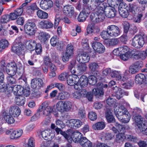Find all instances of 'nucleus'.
I'll return each mask as SVG.
<instances>
[{"mask_svg":"<svg viewBox=\"0 0 147 147\" xmlns=\"http://www.w3.org/2000/svg\"><path fill=\"white\" fill-rule=\"evenodd\" d=\"M92 6L96 7L94 11L91 15L90 18L92 21L98 23L102 21L105 18V10L106 3H101L91 1Z\"/></svg>","mask_w":147,"mask_h":147,"instance_id":"obj_1","label":"nucleus"},{"mask_svg":"<svg viewBox=\"0 0 147 147\" xmlns=\"http://www.w3.org/2000/svg\"><path fill=\"white\" fill-rule=\"evenodd\" d=\"M141 111L140 109H134L132 112V119L134 122L136 124L138 128H140L143 124L145 123L144 120V119L142 116L139 114L140 112Z\"/></svg>","mask_w":147,"mask_h":147,"instance_id":"obj_2","label":"nucleus"},{"mask_svg":"<svg viewBox=\"0 0 147 147\" xmlns=\"http://www.w3.org/2000/svg\"><path fill=\"white\" fill-rule=\"evenodd\" d=\"M24 29L25 33L29 36L34 35L36 32V24L31 21L27 22L24 25Z\"/></svg>","mask_w":147,"mask_h":147,"instance_id":"obj_3","label":"nucleus"},{"mask_svg":"<svg viewBox=\"0 0 147 147\" xmlns=\"http://www.w3.org/2000/svg\"><path fill=\"white\" fill-rule=\"evenodd\" d=\"M144 42L143 35L139 34H136L133 38L131 44L136 48H140L143 46Z\"/></svg>","mask_w":147,"mask_h":147,"instance_id":"obj_4","label":"nucleus"},{"mask_svg":"<svg viewBox=\"0 0 147 147\" xmlns=\"http://www.w3.org/2000/svg\"><path fill=\"white\" fill-rule=\"evenodd\" d=\"M68 132H69V135H70V139L68 140L69 143H71L72 140L76 143H80L82 137H83L82 134L79 131H75L70 129L67 130Z\"/></svg>","mask_w":147,"mask_h":147,"instance_id":"obj_5","label":"nucleus"},{"mask_svg":"<svg viewBox=\"0 0 147 147\" xmlns=\"http://www.w3.org/2000/svg\"><path fill=\"white\" fill-rule=\"evenodd\" d=\"M17 65H0V70L5 71L9 76H14L17 71Z\"/></svg>","mask_w":147,"mask_h":147,"instance_id":"obj_6","label":"nucleus"},{"mask_svg":"<svg viewBox=\"0 0 147 147\" xmlns=\"http://www.w3.org/2000/svg\"><path fill=\"white\" fill-rule=\"evenodd\" d=\"M74 54V47L71 43L67 45L66 52L63 54L62 60L63 62L68 61L69 59Z\"/></svg>","mask_w":147,"mask_h":147,"instance_id":"obj_7","label":"nucleus"},{"mask_svg":"<svg viewBox=\"0 0 147 147\" xmlns=\"http://www.w3.org/2000/svg\"><path fill=\"white\" fill-rule=\"evenodd\" d=\"M108 35L111 37H116L120 34V30L119 27L115 25L108 26L107 28Z\"/></svg>","mask_w":147,"mask_h":147,"instance_id":"obj_8","label":"nucleus"},{"mask_svg":"<svg viewBox=\"0 0 147 147\" xmlns=\"http://www.w3.org/2000/svg\"><path fill=\"white\" fill-rule=\"evenodd\" d=\"M90 57L88 54L84 51L80 52L77 57V60L80 63H85L88 62Z\"/></svg>","mask_w":147,"mask_h":147,"instance_id":"obj_9","label":"nucleus"},{"mask_svg":"<svg viewBox=\"0 0 147 147\" xmlns=\"http://www.w3.org/2000/svg\"><path fill=\"white\" fill-rule=\"evenodd\" d=\"M112 89L113 92L115 93L116 97L118 100L120 99L124 95H128V92L119 87L115 86V87H113Z\"/></svg>","mask_w":147,"mask_h":147,"instance_id":"obj_10","label":"nucleus"},{"mask_svg":"<svg viewBox=\"0 0 147 147\" xmlns=\"http://www.w3.org/2000/svg\"><path fill=\"white\" fill-rule=\"evenodd\" d=\"M91 46L95 52L99 53H103L105 50L104 46L101 43L99 42H93L92 43Z\"/></svg>","mask_w":147,"mask_h":147,"instance_id":"obj_11","label":"nucleus"},{"mask_svg":"<svg viewBox=\"0 0 147 147\" xmlns=\"http://www.w3.org/2000/svg\"><path fill=\"white\" fill-rule=\"evenodd\" d=\"M43 83L40 78H34L31 80V87L34 89H39L43 86Z\"/></svg>","mask_w":147,"mask_h":147,"instance_id":"obj_12","label":"nucleus"},{"mask_svg":"<svg viewBox=\"0 0 147 147\" xmlns=\"http://www.w3.org/2000/svg\"><path fill=\"white\" fill-rule=\"evenodd\" d=\"M105 115L107 121L108 123H114L115 125V123H117L116 122L115 119L110 109H107L105 113Z\"/></svg>","mask_w":147,"mask_h":147,"instance_id":"obj_13","label":"nucleus"},{"mask_svg":"<svg viewBox=\"0 0 147 147\" xmlns=\"http://www.w3.org/2000/svg\"><path fill=\"white\" fill-rule=\"evenodd\" d=\"M116 13L115 8L112 7L107 6L106 4L105 10V14L106 16L109 18H112L115 17Z\"/></svg>","mask_w":147,"mask_h":147,"instance_id":"obj_14","label":"nucleus"},{"mask_svg":"<svg viewBox=\"0 0 147 147\" xmlns=\"http://www.w3.org/2000/svg\"><path fill=\"white\" fill-rule=\"evenodd\" d=\"M23 45L22 43L18 42V43H13L11 47V51L18 55L21 53L22 50Z\"/></svg>","mask_w":147,"mask_h":147,"instance_id":"obj_15","label":"nucleus"},{"mask_svg":"<svg viewBox=\"0 0 147 147\" xmlns=\"http://www.w3.org/2000/svg\"><path fill=\"white\" fill-rule=\"evenodd\" d=\"M146 76L140 73L136 75L135 78V83L137 84H141L145 83L147 84Z\"/></svg>","mask_w":147,"mask_h":147,"instance_id":"obj_16","label":"nucleus"},{"mask_svg":"<svg viewBox=\"0 0 147 147\" xmlns=\"http://www.w3.org/2000/svg\"><path fill=\"white\" fill-rule=\"evenodd\" d=\"M11 115L5 110L2 112V115L3 116L4 119L6 122L9 124L13 123L15 121L14 118Z\"/></svg>","mask_w":147,"mask_h":147,"instance_id":"obj_17","label":"nucleus"},{"mask_svg":"<svg viewBox=\"0 0 147 147\" xmlns=\"http://www.w3.org/2000/svg\"><path fill=\"white\" fill-rule=\"evenodd\" d=\"M63 12L65 15L71 17L74 13V7L70 5L65 6L63 9Z\"/></svg>","mask_w":147,"mask_h":147,"instance_id":"obj_18","label":"nucleus"},{"mask_svg":"<svg viewBox=\"0 0 147 147\" xmlns=\"http://www.w3.org/2000/svg\"><path fill=\"white\" fill-rule=\"evenodd\" d=\"M87 30L88 33L90 34H92L95 33H98L100 31V28L98 26L91 24L88 25Z\"/></svg>","mask_w":147,"mask_h":147,"instance_id":"obj_19","label":"nucleus"},{"mask_svg":"<svg viewBox=\"0 0 147 147\" xmlns=\"http://www.w3.org/2000/svg\"><path fill=\"white\" fill-rule=\"evenodd\" d=\"M69 123L71 127L74 129H77L80 127L82 124V122L81 121L76 119H70Z\"/></svg>","mask_w":147,"mask_h":147,"instance_id":"obj_20","label":"nucleus"},{"mask_svg":"<svg viewBox=\"0 0 147 147\" xmlns=\"http://www.w3.org/2000/svg\"><path fill=\"white\" fill-rule=\"evenodd\" d=\"M92 95L98 98L102 96L104 94V91L102 90V89L99 87L94 88L92 90Z\"/></svg>","mask_w":147,"mask_h":147,"instance_id":"obj_21","label":"nucleus"},{"mask_svg":"<svg viewBox=\"0 0 147 147\" xmlns=\"http://www.w3.org/2000/svg\"><path fill=\"white\" fill-rule=\"evenodd\" d=\"M9 113L14 117H17L20 114V110L17 106H13L10 107Z\"/></svg>","mask_w":147,"mask_h":147,"instance_id":"obj_22","label":"nucleus"},{"mask_svg":"<svg viewBox=\"0 0 147 147\" xmlns=\"http://www.w3.org/2000/svg\"><path fill=\"white\" fill-rule=\"evenodd\" d=\"M80 145L82 147H92V143L86 137H82L79 143Z\"/></svg>","mask_w":147,"mask_h":147,"instance_id":"obj_23","label":"nucleus"},{"mask_svg":"<svg viewBox=\"0 0 147 147\" xmlns=\"http://www.w3.org/2000/svg\"><path fill=\"white\" fill-rule=\"evenodd\" d=\"M80 83V86L82 88H84L86 87L89 83L88 78L86 76L83 75L80 77L79 80Z\"/></svg>","mask_w":147,"mask_h":147,"instance_id":"obj_24","label":"nucleus"},{"mask_svg":"<svg viewBox=\"0 0 147 147\" xmlns=\"http://www.w3.org/2000/svg\"><path fill=\"white\" fill-rule=\"evenodd\" d=\"M127 110L123 106H121L119 107L118 109H117L115 111V113L119 120L121 119L122 116Z\"/></svg>","mask_w":147,"mask_h":147,"instance_id":"obj_25","label":"nucleus"},{"mask_svg":"<svg viewBox=\"0 0 147 147\" xmlns=\"http://www.w3.org/2000/svg\"><path fill=\"white\" fill-rule=\"evenodd\" d=\"M37 45V44L34 40H30L26 42V48L29 50L33 51L34 50Z\"/></svg>","mask_w":147,"mask_h":147,"instance_id":"obj_26","label":"nucleus"},{"mask_svg":"<svg viewBox=\"0 0 147 147\" xmlns=\"http://www.w3.org/2000/svg\"><path fill=\"white\" fill-rule=\"evenodd\" d=\"M105 122L103 121L98 122L92 125V129L94 130H102L105 127Z\"/></svg>","mask_w":147,"mask_h":147,"instance_id":"obj_27","label":"nucleus"},{"mask_svg":"<svg viewBox=\"0 0 147 147\" xmlns=\"http://www.w3.org/2000/svg\"><path fill=\"white\" fill-rule=\"evenodd\" d=\"M130 118L129 113L126 110L119 120L122 123H127L129 121Z\"/></svg>","mask_w":147,"mask_h":147,"instance_id":"obj_28","label":"nucleus"},{"mask_svg":"<svg viewBox=\"0 0 147 147\" xmlns=\"http://www.w3.org/2000/svg\"><path fill=\"white\" fill-rule=\"evenodd\" d=\"M21 86L20 85H12L11 86H7V90H9L10 92H13L14 95H16V92L18 91L19 89L20 88Z\"/></svg>","mask_w":147,"mask_h":147,"instance_id":"obj_29","label":"nucleus"},{"mask_svg":"<svg viewBox=\"0 0 147 147\" xmlns=\"http://www.w3.org/2000/svg\"><path fill=\"white\" fill-rule=\"evenodd\" d=\"M22 130L20 129L17 131H14L11 133L10 138L11 139L17 138L20 137L22 134Z\"/></svg>","mask_w":147,"mask_h":147,"instance_id":"obj_30","label":"nucleus"},{"mask_svg":"<svg viewBox=\"0 0 147 147\" xmlns=\"http://www.w3.org/2000/svg\"><path fill=\"white\" fill-rule=\"evenodd\" d=\"M9 45L8 41L5 39H2L0 40V53L7 48Z\"/></svg>","mask_w":147,"mask_h":147,"instance_id":"obj_31","label":"nucleus"},{"mask_svg":"<svg viewBox=\"0 0 147 147\" xmlns=\"http://www.w3.org/2000/svg\"><path fill=\"white\" fill-rule=\"evenodd\" d=\"M140 65H131L129 68V72L131 74H134L137 73L140 69L141 66Z\"/></svg>","mask_w":147,"mask_h":147,"instance_id":"obj_32","label":"nucleus"},{"mask_svg":"<svg viewBox=\"0 0 147 147\" xmlns=\"http://www.w3.org/2000/svg\"><path fill=\"white\" fill-rule=\"evenodd\" d=\"M46 110V102L45 101L43 102L41 105L39 107L38 109L37 110V112L39 113H41V115H43V116H45V111Z\"/></svg>","mask_w":147,"mask_h":147,"instance_id":"obj_33","label":"nucleus"},{"mask_svg":"<svg viewBox=\"0 0 147 147\" xmlns=\"http://www.w3.org/2000/svg\"><path fill=\"white\" fill-rule=\"evenodd\" d=\"M18 96L15 98L16 104L19 106L23 105L26 101L25 98L22 96Z\"/></svg>","mask_w":147,"mask_h":147,"instance_id":"obj_34","label":"nucleus"},{"mask_svg":"<svg viewBox=\"0 0 147 147\" xmlns=\"http://www.w3.org/2000/svg\"><path fill=\"white\" fill-rule=\"evenodd\" d=\"M69 96V94L67 92H62L59 94L57 97V99L59 100L67 99Z\"/></svg>","mask_w":147,"mask_h":147,"instance_id":"obj_35","label":"nucleus"},{"mask_svg":"<svg viewBox=\"0 0 147 147\" xmlns=\"http://www.w3.org/2000/svg\"><path fill=\"white\" fill-rule=\"evenodd\" d=\"M126 136H125L123 133H120L116 135V142L117 143H120L123 142L126 139Z\"/></svg>","mask_w":147,"mask_h":147,"instance_id":"obj_36","label":"nucleus"},{"mask_svg":"<svg viewBox=\"0 0 147 147\" xmlns=\"http://www.w3.org/2000/svg\"><path fill=\"white\" fill-rule=\"evenodd\" d=\"M138 7L137 3H134L132 4H129V11L133 14H135L136 11Z\"/></svg>","mask_w":147,"mask_h":147,"instance_id":"obj_37","label":"nucleus"},{"mask_svg":"<svg viewBox=\"0 0 147 147\" xmlns=\"http://www.w3.org/2000/svg\"><path fill=\"white\" fill-rule=\"evenodd\" d=\"M88 82L89 84L91 85H94L97 82V79L96 76L94 75H91L88 76Z\"/></svg>","mask_w":147,"mask_h":147,"instance_id":"obj_38","label":"nucleus"},{"mask_svg":"<svg viewBox=\"0 0 147 147\" xmlns=\"http://www.w3.org/2000/svg\"><path fill=\"white\" fill-rule=\"evenodd\" d=\"M57 110L61 113L65 111L64 107L63 102L62 101L58 102L56 105Z\"/></svg>","mask_w":147,"mask_h":147,"instance_id":"obj_39","label":"nucleus"},{"mask_svg":"<svg viewBox=\"0 0 147 147\" xmlns=\"http://www.w3.org/2000/svg\"><path fill=\"white\" fill-rule=\"evenodd\" d=\"M118 43V40L117 38H112L108 40L105 42L108 46H113L117 45Z\"/></svg>","mask_w":147,"mask_h":147,"instance_id":"obj_40","label":"nucleus"},{"mask_svg":"<svg viewBox=\"0 0 147 147\" xmlns=\"http://www.w3.org/2000/svg\"><path fill=\"white\" fill-rule=\"evenodd\" d=\"M126 139L129 141L132 142L134 143L137 142L138 139L135 136L133 135H126Z\"/></svg>","mask_w":147,"mask_h":147,"instance_id":"obj_41","label":"nucleus"},{"mask_svg":"<svg viewBox=\"0 0 147 147\" xmlns=\"http://www.w3.org/2000/svg\"><path fill=\"white\" fill-rule=\"evenodd\" d=\"M123 85L121 86L122 88L129 89L134 84V81L131 80H128V81H127L123 83Z\"/></svg>","mask_w":147,"mask_h":147,"instance_id":"obj_42","label":"nucleus"},{"mask_svg":"<svg viewBox=\"0 0 147 147\" xmlns=\"http://www.w3.org/2000/svg\"><path fill=\"white\" fill-rule=\"evenodd\" d=\"M13 76H9L7 77L8 84L6 86V88L7 89V86H11V85L13 84H15L16 83V79L13 77Z\"/></svg>","mask_w":147,"mask_h":147,"instance_id":"obj_43","label":"nucleus"},{"mask_svg":"<svg viewBox=\"0 0 147 147\" xmlns=\"http://www.w3.org/2000/svg\"><path fill=\"white\" fill-rule=\"evenodd\" d=\"M78 115V118L82 120V119L85 118L86 117V113L84 110L81 108L79 109Z\"/></svg>","mask_w":147,"mask_h":147,"instance_id":"obj_44","label":"nucleus"},{"mask_svg":"<svg viewBox=\"0 0 147 147\" xmlns=\"http://www.w3.org/2000/svg\"><path fill=\"white\" fill-rule=\"evenodd\" d=\"M38 38L42 43H45L46 41V34L45 32L40 33L38 36Z\"/></svg>","mask_w":147,"mask_h":147,"instance_id":"obj_45","label":"nucleus"},{"mask_svg":"<svg viewBox=\"0 0 147 147\" xmlns=\"http://www.w3.org/2000/svg\"><path fill=\"white\" fill-rule=\"evenodd\" d=\"M88 116L89 119L92 121H95L97 118V115L96 113L93 111L89 113Z\"/></svg>","mask_w":147,"mask_h":147,"instance_id":"obj_46","label":"nucleus"},{"mask_svg":"<svg viewBox=\"0 0 147 147\" xmlns=\"http://www.w3.org/2000/svg\"><path fill=\"white\" fill-rule=\"evenodd\" d=\"M115 126L118 129V132L123 134L125 132V127L124 126L120 125L117 123H115Z\"/></svg>","mask_w":147,"mask_h":147,"instance_id":"obj_47","label":"nucleus"},{"mask_svg":"<svg viewBox=\"0 0 147 147\" xmlns=\"http://www.w3.org/2000/svg\"><path fill=\"white\" fill-rule=\"evenodd\" d=\"M55 105H47V116L50 115L54 112Z\"/></svg>","mask_w":147,"mask_h":147,"instance_id":"obj_48","label":"nucleus"},{"mask_svg":"<svg viewBox=\"0 0 147 147\" xmlns=\"http://www.w3.org/2000/svg\"><path fill=\"white\" fill-rule=\"evenodd\" d=\"M88 16L86 14L82 12H81L79 14L78 17V20L80 22H82L86 20V19Z\"/></svg>","mask_w":147,"mask_h":147,"instance_id":"obj_49","label":"nucleus"},{"mask_svg":"<svg viewBox=\"0 0 147 147\" xmlns=\"http://www.w3.org/2000/svg\"><path fill=\"white\" fill-rule=\"evenodd\" d=\"M64 107L65 111H68L70 110L72 106L71 102L69 101H66L63 102Z\"/></svg>","mask_w":147,"mask_h":147,"instance_id":"obj_50","label":"nucleus"},{"mask_svg":"<svg viewBox=\"0 0 147 147\" xmlns=\"http://www.w3.org/2000/svg\"><path fill=\"white\" fill-rule=\"evenodd\" d=\"M86 65H79L78 66V70L80 73L83 74L86 70Z\"/></svg>","mask_w":147,"mask_h":147,"instance_id":"obj_51","label":"nucleus"},{"mask_svg":"<svg viewBox=\"0 0 147 147\" xmlns=\"http://www.w3.org/2000/svg\"><path fill=\"white\" fill-rule=\"evenodd\" d=\"M50 42L51 45L53 46H55L58 44V40L57 37L55 36H53L51 39Z\"/></svg>","mask_w":147,"mask_h":147,"instance_id":"obj_52","label":"nucleus"},{"mask_svg":"<svg viewBox=\"0 0 147 147\" xmlns=\"http://www.w3.org/2000/svg\"><path fill=\"white\" fill-rule=\"evenodd\" d=\"M121 54L128 53L129 48L126 46H123L119 47Z\"/></svg>","mask_w":147,"mask_h":147,"instance_id":"obj_53","label":"nucleus"},{"mask_svg":"<svg viewBox=\"0 0 147 147\" xmlns=\"http://www.w3.org/2000/svg\"><path fill=\"white\" fill-rule=\"evenodd\" d=\"M10 20L9 14H6L3 16L0 19V22L4 24L6 23Z\"/></svg>","mask_w":147,"mask_h":147,"instance_id":"obj_54","label":"nucleus"},{"mask_svg":"<svg viewBox=\"0 0 147 147\" xmlns=\"http://www.w3.org/2000/svg\"><path fill=\"white\" fill-rule=\"evenodd\" d=\"M128 7L127 4L125 3L122 2H121L119 6V11H121L125 10V9H127V8Z\"/></svg>","mask_w":147,"mask_h":147,"instance_id":"obj_55","label":"nucleus"},{"mask_svg":"<svg viewBox=\"0 0 147 147\" xmlns=\"http://www.w3.org/2000/svg\"><path fill=\"white\" fill-rule=\"evenodd\" d=\"M60 20V15L58 13L56 14L55 16L54 23V27L55 28L57 27Z\"/></svg>","mask_w":147,"mask_h":147,"instance_id":"obj_56","label":"nucleus"},{"mask_svg":"<svg viewBox=\"0 0 147 147\" xmlns=\"http://www.w3.org/2000/svg\"><path fill=\"white\" fill-rule=\"evenodd\" d=\"M16 67L17 68V72L19 75H21L24 73V65H18V66H16Z\"/></svg>","mask_w":147,"mask_h":147,"instance_id":"obj_57","label":"nucleus"},{"mask_svg":"<svg viewBox=\"0 0 147 147\" xmlns=\"http://www.w3.org/2000/svg\"><path fill=\"white\" fill-rule=\"evenodd\" d=\"M111 76L113 78H116V79L119 80L121 78V76L119 72L116 71H113L111 73Z\"/></svg>","mask_w":147,"mask_h":147,"instance_id":"obj_58","label":"nucleus"},{"mask_svg":"<svg viewBox=\"0 0 147 147\" xmlns=\"http://www.w3.org/2000/svg\"><path fill=\"white\" fill-rule=\"evenodd\" d=\"M145 125V123H144L141 127H140V128H138L143 134L147 135V126Z\"/></svg>","mask_w":147,"mask_h":147,"instance_id":"obj_59","label":"nucleus"},{"mask_svg":"<svg viewBox=\"0 0 147 147\" xmlns=\"http://www.w3.org/2000/svg\"><path fill=\"white\" fill-rule=\"evenodd\" d=\"M115 100L114 98H109L106 100L107 104L110 106H113L115 105Z\"/></svg>","mask_w":147,"mask_h":147,"instance_id":"obj_60","label":"nucleus"},{"mask_svg":"<svg viewBox=\"0 0 147 147\" xmlns=\"http://www.w3.org/2000/svg\"><path fill=\"white\" fill-rule=\"evenodd\" d=\"M38 17L41 19L46 18V13L41 10H38L37 13Z\"/></svg>","mask_w":147,"mask_h":147,"instance_id":"obj_61","label":"nucleus"},{"mask_svg":"<svg viewBox=\"0 0 147 147\" xmlns=\"http://www.w3.org/2000/svg\"><path fill=\"white\" fill-rule=\"evenodd\" d=\"M81 94L80 91H78L74 92L72 94V96L74 98L80 99L82 98Z\"/></svg>","mask_w":147,"mask_h":147,"instance_id":"obj_62","label":"nucleus"},{"mask_svg":"<svg viewBox=\"0 0 147 147\" xmlns=\"http://www.w3.org/2000/svg\"><path fill=\"white\" fill-rule=\"evenodd\" d=\"M120 15L123 18H126L129 14V12L127 9L119 11Z\"/></svg>","mask_w":147,"mask_h":147,"instance_id":"obj_63","label":"nucleus"},{"mask_svg":"<svg viewBox=\"0 0 147 147\" xmlns=\"http://www.w3.org/2000/svg\"><path fill=\"white\" fill-rule=\"evenodd\" d=\"M138 144L139 147H147V140H140L138 142Z\"/></svg>","mask_w":147,"mask_h":147,"instance_id":"obj_64","label":"nucleus"}]
</instances>
